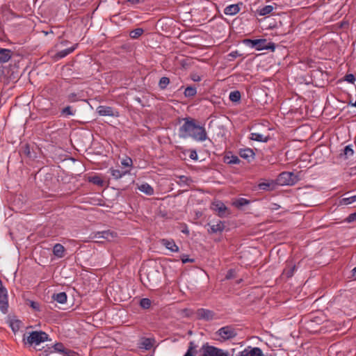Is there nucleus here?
Returning a JSON list of instances; mask_svg holds the SVG:
<instances>
[{"mask_svg": "<svg viewBox=\"0 0 356 356\" xmlns=\"http://www.w3.org/2000/svg\"><path fill=\"white\" fill-rule=\"evenodd\" d=\"M180 138H192L195 141H205L208 137L206 129L204 127L195 124L193 119H184V123L179 129Z\"/></svg>", "mask_w": 356, "mask_h": 356, "instance_id": "f257e3e1", "label": "nucleus"}, {"mask_svg": "<svg viewBox=\"0 0 356 356\" xmlns=\"http://www.w3.org/2000/svg\"><path fill=\"white\" fill-rule=\"evenodd\" d=\"M243 43L252 49H255L257 51H261L264 49H270L274 51L275 49V44L273 42H268L266 39H245L243 40Z\"/></svg>", "mask_w": 356, "mask_h": 356, "instance_id": "f03ea898", "label": "nucleus"}, {"mask_svg": "<svg viewBox=\"0 0 356 356\" xmlns=\"http://www.w3.org/2000/svg\"><path fill=\"white\" fill-rule=\"evenodd\" d=\"M48 340V334L42 331H33L24 335V341L31 346H38Z\"/></svg>", "mask_w": 356, "mask_h": 356, "instance_id": "7ed1b4c3", "label": "nucleus"}, {"mask_svg": "<svg viewBox=\"0 0 356 356\" xmlns=\"http://www.w3.org/2000/svg\"><path fill=\"white\" fill-rule=\"evenodd\" d=\"M200 356H234L233 353L206 343L199 350Z\"/></svg>", "mask_w": 356, "mask_h": 356, "instance_id": "20e7f679", "label": "nucleus"}, {"mask_svg": "<svg viewBox=\"0 0 356 356\" xmlns=\"http://www.w3.org/2000/svg\"><path fill=\"white\" fill-rule=\"evenodd\" d=\"M215 334L218 337L217 340L226 341L234 338L237 333L233 327L227 325L220 328Z\"/></svg>", "mask_w": 356, "mask_h": 356, "instance_id": "39448f33", "label": "nucleus"}, {"mask_svg": "<svg viewBox=\"0 0 356 356\" xmlns=\"http://www.w3.org/2000/svg\"><path fill=\"white\" fill-rule=\"evenodd\" d=\"M8 296L7 289L3 286L0 280V310L3 314L8 312Z\"/></svg>", "mask_w": 356, "mask_h": 356, "instance_id": "423d86ee", "label": "nucleus"}, {"mask_svg": "<svg viewBox=\"0 0 356 356\" xmlns=\"http://www.w3.org/2000/svg\"><path fill=\"white\" fill-rule=\"evenodd\" d=\"M277 181L280 185H293L296 176L293 172H283L279 175Z\"/></svg>", "mask_w": 356, "mask_h": 356, "instance_id": "0eeeda50", "label": "nucleus"}, {"mask_svg": "<svg viewBox=\"0 0 356 356\" xmlns=\"http://www.w3.org/2000/svg\"><path fill=\"white\" fill-rule=\"evenodd\" d=\"M196 315L197 318L205 321H211L216 318V314L213 311L204 308L198 309Z\"/></svg>", "mask_w": 356, "mask_h": 356, "instance_id": "6e6552de", "label": "nucleus"}, {"mask_svg": "<svg viewBox=\"0 0 356 356\" xmlns=\"http://www.w3.org/2000/svg\"><path fill=\"white\" fill-rule=\"evenodd\" d=\"M97 113L100 116L118 117L119 115V113L117 111H115L111 106H99L97 108Z\"/></svg>", "mask_w": 356, "mask_h": 356, "instance_id": "1a4fd4ad", "label": "nucleus"}, {"mask_svg": "<svg viewBox=\"0 0 356 356\" xmlns=\"http://www.w3.org/2000/svg\"><path fill=\"white\" fill-rule=\"evenodd\" d=\"M160 243L171 252H178L179 250V247L172 239L163 238L160 241Z\"/></svg>", "mask_w": 356, "mask_h": 356, "instance_id": "9d476101", "label": "nucleus"}, {"mask_svg": "<svg viewBox=\"0 0 356 356\" xmlns=\"http://www.w3.org/2000/svg\"><path fill=\"white\" fill-rule=\"evenodd\" d=\"M241 356H264L259 348L248 347L241 352Z\"/></svg>", "mask_w": 356, "mask_h": 356, "instance_id": "9b49d317", "label": "nucleus"}, {"mask_svg": "<svg viewBox=\"0 0 356 356\" xmlns=\"http://www.w3.org/2000/svg\"><path fill=\"white\" fill-rule=\"evenodd\" d=\"M213 209L218 212L220 217H225L227 216V208L224 203L221 202H216L213 204Z\"/></svg>", "mask_w": 356, "mask_h": 356, "instance_id": "f8f14e48", "label": "nucleus"}, {"mask_svg": "<svg viewBox=\"0 0 356 356\" xmlns=\"http://www.w3.org/2000/svg\"><path fill=\"white\" fill-rule=\"evenodd\" d=\"M296 270V266L292 262L287 261L286 266L283 270L282 275L287 278L291 277Z\"/></svg>", "mask_w": 356, "mask_h": 356, "instance_id": "ddd939ff", "label": "nucleus"}, {"mask_svg": "<svg viewBox=\"0 0 356 356\" xmlns=\"http://www.w3.org/2000/svg\"><path fill=\"white\" fill-rule=\"evenodd\" d=\"M354 155V150L351 145H346L342 152L339 154V158L341 160L346 161Z\"/></svg>", "mask_w": 356, "mask_h": 356, "instance_id": "4468645a", "label": "nucleus"}, {"mask_svg": "<svg viewBox=\"0 0 356 356\" xmlns=\"http://www.w3.org/2000/svg\"><path fill=\"white\" fill-rule=\"evenodd\" d=\"M13 56V51L8 49H0V63L8 62Z\"/></svg>", "mask_w": 356, "mask_h": 356, "instance_id": "2eb2a0df", "label": "nucleus"}, {"mask_svg": "<svg viewBox=\"0 0 356 356\" xmlns=\"http://www.w3.org/2000/svg\"><path fill=\"white\" fill-rule=\"evenodd\" d=\"M275 182L273 180H268L260 182L258 184V188L261 191H272L275 187Z\"/></svg>", "mask_w": 356, "mask_h": 356, "instance_id": "dca6fc26", "label": "nucleus"}, {"mask_svg": "<svg viewBox=\"0 0 356 356\" xmlns=\"http://www.w3.org/2000/svg\"><path fill=\"white\" fill-rule=\"evenodd\" d=\"M65 251L64 246L60 243H56L53 247V254L57 258H63L65 256Z\"/></svg>", "mask_w": 356, "mask_h": 356, "instance_id": "f3484780", "label": "nucleus"}, {"mask_svg": "<svg viewBox=\"0 0 356 356\" xmlns=\"http://www.w3.org/2000/svg\"><path fill=\"white\" fill-rule=\"evenodd\" d=\"M240 11V8L238 4H232L227 6L224 9V13L227 15H234Z\"/></svg>", "mask_w": 356, "mask_h": 356, "instance_id": "a211bd4d", "label": "nucleus"}, {"mask_svg": "<svg viewBox=\"0 0 356 356\" xmlns=\"http://www.w3.org/2000/svg\"><path fill=\"white\" fill-rule=\"evenodd\" d=\"M78 47V44H75L74 45L72 46L71 47H69L66 49L61 50L56 54V57L57 58H63L70 54L72 53Z\"/></svg>", "mask_w": 356, "mask_h": 356, "instance_id": "6ab92c4d", "label": "nucleus"}, {"mask_svg": "<svg viewBox=\"0 0 356 356\" xmlns=\"http://www.w3.org/2000/svg\"><path fill=\"white\" fill-rule=\"evenodd\" d=\"M250 138L252 140L266 143L268 140L269 137L259 133H251Z\"/></svg>", "mask_w": 356, "mask_h": 356, "instance_id": "aec40b11", "label": "nucleus"}, {"mask_svg": "<svg viewBox=\"0 0 356 356\" xmlns=\"http://www.w3.org/2000/svg\"><path fill=\"white\" fill-rule=\"evenodd\" d=\"M138 189L147 195H152L154 194V188L147 183L138 186Z\"/></svg>", "mask_w": 356, "mask_h": 356, "instance_id": "412c9836", "label": "nucleus"}, {"mask_svg": "<svg viewBox=\"0 0 356 356\" xmlns=\"http://www.w3.org/2000/svg\"><path fill=\"white\" fill-rule=\"evenodd\" d=\"M239 155L243 159H250L254 158V153L252 149L245 148L240 150Z\"/></svg>", "mask_w": 356, "mask_h": 356, "instance_id": "4be33fe9", "label": "nucleus"}, {"mask_svg": "<svg viewBox=\"0 0 356 356\" xmlns=\"http://www.w3.org/2000/svg\"><path fill=\"white\" fill-rule=\"evenodd\" d=\"M97 234H101L102 238L107 241H111L116 236V234L113 232H111L110 230L97 232Z\"/></svg>", "mask_w": 356, "mask_h": 356, "instance_id": "5701e85b", "label": "nucleus"}, {"mask_svg": "<svg viewBox=\"0 0 356 356\" xmlns=\"http://www.w3.org/2000/svg\"><path fill=\"white\" fill-rule=\"evenodd\" d=\"M210 229L212 233L221 232L225 229L224 222L222 221H218L216 224L211 225Z\"/></svg>", "mask_w": 356, "mask_h": 356, "instance_id": "b1692460", "label": "nucleus"}, {"mask_svg": "<svg viewBox=\"0 0 356 356\" xmlns=\"http://www.w3.org/2000/svg\"><path fill=\"white\" fill-rule=\"evenodd\" d=\"M197 345L193 341H190L188 350L184 356H195L197 353Z\"/></svg>", "mask_w": 356, "mask_h": 356, "instance_id": "393cba45", "label": "nucleus"}, {"mask_svg": "<svg viewBox=\"0 0 356 356\" xmlns=\"http://www.w3.org/2000/svg\"><path fill=\"white\" fill-rule=\"evenodd\" d=\"M110 172H111V175L115 179L122 178L123 176H124L125 175H127L129 172V171H127V170L122 171L118 169H113V168H111L110 170Z\"/></svg>", "mask_w": 356, "mask_h": 356, "instance_id": "a878e982", "label": "nucleus"}, {"mask_svg": "<svg viewBox=\"0 0 356 356\" xmlns=\"http://www.w3.org/2000/svg\"><path fill=\"white\" fill-rule=\"evenodd\" d=\"M54 300L60 304H64L67 301V295L65 292H60L53 296Z\"/></svg>", "mask_w": 356, "mask_h": 356, "instance_id": "bb28decb", "label": "nucleus"}, {"mask_svg": "<svg viewBox=\"0 0 356 356\" xmlns=\"http://www.w3.org/2000/svg\"><path fill=\"white\" fill-rule=\"evenodd\" d=\"M178 178L177 184L181 186H189L193 181L190 177L184 175L179 176Z\"/></svg>", "mask_w": 356, "mask_h": 356, "instance_id": "cd10ccee", "label": "nucleus"}, {"mask_svg": "<svg viewBox=\"0 0 356 356\" xmlns=\"http://www.w3.org/2000/svg\"><path fill=\"white\" fill-rule=\"evenodd\" d=\"M273 9L274 7L271 5L265 6L259 9V14L261 16H265L272 13Z\"/></svg>", "mask_w": 356, "mask_h": 356, "instance_id": "c85d7f7f", "label": "nucleus"}, {"mask_svg": "<svg viewBox=\"0 0 356 356\" xmlns=\"http://www.w3.org/2000/svg\"><path fill=\"white\" fill-rule=\"evenodd\" d=\"M197 93V89L195 87L188 86L185 88L184 95L186 97H194Z\"/></svg>", "mask_w": 356, "mask_h": 356, "instance_id": "c756f323", "label": "nucleus"}, {"mask_svg": "<svg viewBox=\"0 0 356 356\" xmlns=\"http://www.w3.org/2000/svg\"><path fill=\"white\" fill-rule=\"evenodd\" d=\"M241 93L238 90L232 91L229 95V98L230 101H232L233 102H239L241 99Z\"/></svg>", "mask_w": 356, "mask_h": 356, "instance_id": "7c9ffc66", "label": "nucleus"}, {"mask_svg": "<svg viewBox=\"0 0 356 356\" xmlns=\"http://www.w3.org/2000/svg\"><path fill=\"white\" fill-rule=\"evenodd\" d=\"M142 348L149 350L153 346V340L149 338L143 339L140 343Z\"/></svg>", "mask_w": 356, "mask_h": 356, "instance_id": "2f4dec72", "label": "nucleus"}, {"mask_svg": "<svg viewBox=\"0 0 356 356\" xmlns=\"http://www.w3.org/2000/svg\"><path fill=\"white\" fill-rule=\"evenodd\" d=\"M356 201V195L343 197L340 200L341 205H348Z\"/></svg>", "mask_w": 356, "mask_h": 356, "instance_id": "473e14b6", "label": "nucleus"}, {"mask_svg": "<svg viewBox=\"0 0 356 356\" xmlns=\"http://www.w3.org/2000/svg\"><path fill=\"white\" fill-rule=\"evenodd\" d=\"M143 32L144 31L143 29L138 28L131 31L129 33V36L133 39H136L140 37L143 33Z\"/></svg>", "mask_w": 356, "mask_h": 356, "instance_id": "72a5a7b5", "label": "nucleus"}, {"mask_svg": "<svg viewBox=\"0 0 356 356\" xmlns=\"http://www.w3.org/2000/svg\"><path fill=\"white\" fill-rule=\"evenodd\" d=\"M75 113V111H72V107L68 106L65 108H63L61 111V114L64 115L65 117L69 116V115H74Z\"/></svg>", "mask_w": 356, "mask_h": 356, "instance_id": "f704fd0d", "label": "nucleus"}, {"mask_svg": "<svg viewBox=\"0 0 356 356\" xmlns=\"http://www.w3.org/2000/svg\"><path fill=\"white\" fill-rule=\"evenodd\" d=\"M170 83V79L168 77L163 76L161 78L159 86L161 89H165L167 86Z\"/></svg>", "mask_w": 356, "mask_h": 356, "instance_id": "c9c22d12", "label": "nucleus"}, {"mask_svg": "<svg viewBox=\"0 0 356 356\" xmlns=\"http://www.w3.org/2000/svg\"><path fill=\"white\" fill-rule=\"evenodd\" d=\"M90 181H91L92 183H93L97 186H103V184H104L103 179L99 176H93V177H90Z\"/></svg>", "mask_w": 356, "mask_h": 356, "instance_id": "e433bc0d", "label": "nucleus"}, {"mask_svg": "<svg viewBox=\"0 0 356 356\" xmlns=\"http://www.w3.org/2000/svg\"><path fill=\"white\" fill-rule=\"evenodd\" d=\"M140 305L143 309H148L151 306V300L149 298H143L140 301Z\"/></svg>", "mask_w": 356, "mask_h": 356, "instance_id": "4c0bfd02", "label": "nucleus"}, {"mask_svg": "<svg viewBox=\"0 0 356 356\" xmlns=\"http://www.w3.org/2000/svg\"><path fill=\"white\" fill-rule=\"evenodd\" d=\"M249 204V201L245 198H240L235 202L236 207H243Z\"/></svg>", "mask_w": 356, "mask_h": 356, "instance_id": "58836bf2", "label": "nucleus"}, {"mask_svg": "<svg viewBox=\"0 0 356 356\" xmlns=\"http://www.w3.org/2000/svg\"><path fill=\"white\" fill-rule=\"evenodd\" d=\"M121 164L124 167H130L132 165L133 161L131 158L126 157L125 159L122 160Z\"/></svg>", "mask_w": 356, "mask_h": 356, "instance_id": "ea45409f", "label": "nucleus"}, {"mask_svg": "<svg viewBox=\"0 0 356 356\" xmlns=\"http://www.w3.org/2000/svg\"><path fill=\"white\" fill-rule=\"evenodd\" d=\"M229 159V160L227 161V163L229 164H238L240 163V159L236 156H232Z\"/></svg>", "mask_w": 356, "mask_h": 356, "instance_id": "a19ab883", "label": "nucleus"}, {"mask_svg": "<svg viewBox=\"0 0 356 356\" xmlns=\"http://www.w3.org/2000/svg\"><path fill=\"white\" fill-rule=\"evenodd\" d=\"M191 79L192 81L195 82H199L202 80V76L199 75L197 73H191Z\"/></svg>", "mask_w": 356, "mask_h": 356, "instance_id": "79ce46f5", "label": "nucleus"}, {"mask_svg": "<svg viewBox=\"0 0 356 356\" xmlns=\"http://www.w3.org/2000/svg\"><path fill=\"white\" fill-rule=\"evenodd\" d=\"M344 80L349 83H353L355 80V78L353 74H348L344 76Z\"/></svg>", "mask_w": 356, "mask_h": 356, "instance_id": "37998d69", "label": "nucleus"}, {"mask_svg": "<svg viewBox=\"0 0 356 356\" xmlns=\"http://www.w3.org/2000/svg\"><path fill=\"white\" fill-rule=\"evenodd\" d=\"M54 349L58 352L62 353L64 352L65 348L62 343H56L54 345Z\"/></svg>", "mask_w": 356, "mask_h": 356, "instance_id": "c03bdc74", "label": "nucleus"}, {"mask_svg": "<svg viewBox=\"0 0 356 356\" xmlns=\"http://www.w3.org/2000/svg\"><path fill=\"white\" fill-rule=\"evenodd\" d=\"M181 261L183 264H186V263H188V262L193 263L194 261V259H189L186 255L181 256Z\"/></svg>", "mask_w": 356, "mask_h": 356, "instance_id": "a18cd8bd", "label": "nucleus"}, {"mask_svg": "<svg viewBox=\"0 0 356 356\" xmlns=\"http://www.w3.org/2000/svg\"><path fill=\"white\" fill-rule=\"evenodd\" d=\"M356 220V212L351 213L346 219V221L348 222H353Z\"/></svg>", "mask_w": 356, "mask_h": 356, "instance_id": "49530a36", "label": "nucleus"}, {"mask_svg": "<svg viewBox=\"0 0 356 356\" xmlns=\"http://www.w3.org/2000/svg\"><path fill=\"white\" fill-rule=\"evenodd\" d=\"M30 306L35 310L38 311L40 310V305L38 302L31 301L30 302Z\"/></svg>", "mask_w": 356, "mask_h": 356, "instance_id": "de8ad7c7", "label": "nucleus"}, {"mask_svg": "<svg viewBox=\"0 0 356 356\" xmlns=\"http://www.w3.org/2000/svg\"><path fill=\"white\" fill-rule=\"evenodd\" d=\"M90 238L92 239H96V240H100V239H103L102 238V236H101V234H97V232H95V233H92L91 235H90Z\"/></svg>", "mask_w": 356, "mask_h": 356, "instance_id": "09e8293b", "label": "nucleus"}, {"mask_svg": "<svg viewBox=\"0 0 356 356\" xmlns=\"http://www.w3.org/2000/svg\"><path fill=\"white\" fill-rule=\"evenodd\" d=\"M189 157L193 160H197V154L196 151L192 150L190 153Z\"/></svg>", "mask_w": 356, "mask_h": 356, "instance_id": "8fccbe9b", "label": "nucleus"}, {"mask_svg": "<svg viewBox=\"0 0 356 356\" xmlns=\"http://www.w3.org/2000/svg\"><path fill=\"white\" fill-rule=\"evenodd\" d=\"M69 43L67 40H62L58 45L66 46Z\"/></svg>", "mask_w": 356, "mask_h": 356, "instance_id": "3c124183", "label": "nucleus"}, {"mask_svg": "<svg viewBox=\"0 0 356 356\" xmlns=\"http://www.w3.org/2000/svg\"><path fill=\"white\" fill-rule=\"evenodd\" d=\"M128 2L131 4H137L140 2V0H128Z\"/></svg>", "mask_w": 356, "mask_h": 356, "instance_id": "603ef678", "label": "nucleus"}, {"mask_svg": "<svg viewBox=\"0 0 356 356\" xmlns=\"http://www.w3.org/2000/svg\"><path fill=\"white\" fill-rule=\"evenodd\" d=\"M237 54H238V52L237 51H232L229 54V56H232V57H236L237 56Z\"/></svg>", "mask_w": 356, "mask_h": 356, "instance_id": "864d4df0", "label": "nucleus"}, {"mask_svg": "<svg viewBox=\"0 0 356 356\" xmlns=\"http://www.w3.org/2000/svg\"><path fill=\"white\" fill-rule=\"evenodd\" d=\"M231 277H232V275H231V271H229V272L227 273V275H226V278H227V279H230V278H231Z\"/></svg>", "mask_w": 356, "mask_h": 356, "instance_id": "5fc2aeb1", "label": "nucleus"}, {"mask_svg": "<svg viewBox=\"0 0 356 356\" xmlns=\"http://www.w3.org/2000/svg\"><path fill=\"white\" fill-rule=\"evenodd\" d=\"M352 272H353V274H355L356 273V267L353 268Z\"/></svg>", "mask_w": 356, "mask_h": 356, "instance_id": "6e6d98bb", "label": "nucleus"}, {"mask_svg": "<svg viewBox=\"0 0 356 356\" xmlns=\"http://www.w3.org/2000/svg\"><path fill=\"white\" fill-rule=\"evenodd\" d=\"M44 35H47L49 33L47 31H44Z\"/></svg>", "mask_w": 356, "mask_h": 356, "instance_id": "4d7b16f0", "label": "nucleus"}, {"mask_svg": "<svg viewBox=\"0 0 356 356\" xmlns=\"http://www.w3.org/2000/svg\"><path fill=\"white\" fill-rule=\"evenodd\" d=\"M353 106H356V102L353 104Z\"/></svg>", "mask_w": 356, "mask_h": 356, "instance_id": "13d9d810", "label": "nucleus"}]
</instances>
